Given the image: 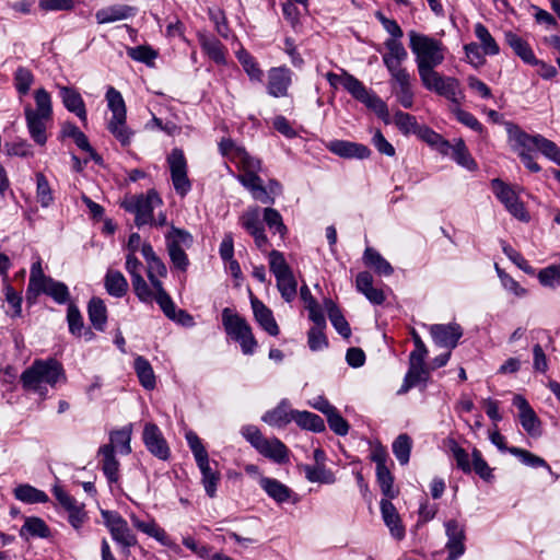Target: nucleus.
<instances>
[{
	"label": "nucleus",
	"instance_id": "obj_1",
	"mask_svg": "<svg viewBox=\"0 0 560 560\" xmlns=\"http://www.w3.org/2000/svg\"><path fill=\"white\" fill-rule=\"evenodd\" d=\"M408 36L422 85L440 96L454 100L458 80L443 77L434 70L445 58L446 49L442 42L415 31H410Z\"/></svg>",
	"mask_w": 560,
	"mask_h": 560
},
{
	"label": "nucleus",
	"instance_id": "obj_2",
	"mask_svg": "<svg viewBox=\"0 0 560 560\" xmlns=\"http://www.w3.org/2000/svg\"><path fill=\"white\" fill-rule=\"evenodd\" d=\"M325 77L331 88L337 89L342 85L353 98L364 104L366 108L375 113L385 122H388L389 114L386 103L354 75L341 70L340 74L327 72Z\"/></svg>",
	"mask_w": 560,
	"mask_h": 560
},
{
	"label": "nucleus",
	"instance_id": "obj_3",
	"mask_svg": "<svg viewBox=\"0 0 560 560\" xmlns=\"http://www.w3.org/2000/svg\"><path fill=\"white\" fill-rule=\"evenodd\" d=\"M60 380H66L62 364L56 359L35 360L30 368L21 374V383L26 390L47 395V385L54 387Z\"/></svg>",
	"mask_w": 560,
	"mask_h": 560
},
{
	"label": "nucleus",
	"instance_id": "obj_4",
	"mask_svg": "<svg viewBox=\"0 0 560 560\" xmlns=\"http://www.w3.org/2000/svg\"><path fill=\"white\" fill-rule=\"evenodd\" d=\"M222 325L228 336L240 343L243 354L252 355L255 353L258 342L252 327L244 317L230 307H225L222 311Z\"/></svg>",
	"mask_w": 560,
	"mask_h": 560
},
{
	"label": "nucleus",
	"instance_id": "obj_5",
	"mask_svg": "<svg viewBox=\"0 0 560 560\" xmlns=\"http://www.w3.org/2000/svg\"><path fill=\"white\" fill-rule=\"evenodd\" d=\"M40 293H46L60 304L67 302L69 299L67 285L46 277L42 267V261L38 258L31 267L27 298L30 299L32 295L36 298Z\"/></svg>",
	"mask_w": 560,
	"mask_h": 560
},
{
	"label": "nucleus",
	"instance_id": "obj_6",
	"mask_svg": "<svg viewBox=\"0 0 560 560\" xmlns=\"http://www.w3.org/2000/svg\"><path fill=\"white\" fill-rule=\"evenodd\" d=\"M162 205L163 200L155 189H150L145 194L127 196L121 202V207L127 212L135 214V224L138 228L153 222V211Z\"/></svg>",
	"mask_w": 560,
	"mask_h": 560
},
{
	"label": "nucleus",
	"instance_id": "obj_7",
	"mask_svg": "<svg viewBox=\"0 0 560 560\" xmlns=\"http://www.w3.org/2000/svg\"><path fill=\"white\" fill-rule=\"evenodd\" d=\"M165 238L168 256L174 268L185 272L189 266L185 248L191 246L192 236L185 230L172 226Z\"/></svg>",
	"mask_w": 560,
	"mask_h": 560
},
{
	"label": "nucleus",
	"instance_id": "obj_8",
	"mask_svg": "<svg viewBox=\"0 0 560 560\" xmlns=\"http://www.w3.org/2000/svg\"><path fill=\"white\" fill-rule=\"evenodd\" d=\"M171 179L176 194L185 197L191 190V182L188 178L187 160L182 149L175 148L167 156Z\"/></svg>",
	"mask_w": 560,
	"mask_h": 560
},
{
	"label": "nucleus",
	"instance_id": "obj_9",
	"mask_svg": "<svg viewBox=\"0 0 560 560\" xmlns=\"http://www.w3.org/2000/svg\"><path fill=\"white\" fill-rule=\"evenodd\" d=\"M491 188L495 197L504 205L511 215L524 222L529 220V214L523 202L510 185L499 178H494L491 182Z\"/></svg>",
	"mask_w": 560,
	"mask_h": 560
},
{
	"label": "nucleus",
	"instance_id": "obj_10",
	"mask_svg": "<svg viewBox=\"0 0 560 560\" xmlns=\"http://www.w3.org/2000/svg\"><path fill=\"white\" fill-rule=\"evenodd\" d=\"M52 493L59 504L68 512V521L74 529H80L86 521L84 504L79 503L61 487L55 485Z\"/></svg>",
	"mask_w": 560,
	"mask_h": 560
},
{
	"label": "nucleus",
	"instance_id": "obj_11",
	"mask_svg": "<svg viewBox=\"0 0 560 560\" xmlns=\"http://www.w3.org/2000/svg\"><path fill=\"white\" fill-rule=\"evenodd\" d=\"M142 440L152 455L162 460L168 459L171 455L168 444L156 424L151 422L144 424Z\"/></svg>",
	"mask_w": 560,
	"mask_h": 560
},
{
	"label": "nucleus",
	"instance_id": "obj_12",
	"mask_svg": "<svg viewBox=\"0 0 560 560\" xmlns=\"http://www.w3.org/2000/svg\"><path fill=\"white\" fill-rule=\"evenodd\" d=\"M24 117L31 139L37 145L44 147L48 140L47 130L52 122V118L36 116L35 114H33V107L31 105H26L24 107Z\"/></svg>",
	"mask_w": 560,
	"mask_h": 560
},
{
	"label": "nucleus",
	"instance_id": "obj_13",
	"mask_svg": "<svg viewBox=\"0 0 560 560\" xmlns=\"http://www.w3.org/2000/svg\"><path fill=\"white\" fill-rule=\"evenodd\" d=\"M434 343L441 348L454 349L463 336L462 327L456 323L434 324L429 328Z\"/></svg>",
	"mask_w": 560,
	"mask_h": 560
},
{
	"label": "nucleus",
	"instance_id": "obj_14",
	"mask_svg": "<svg viewBox=\"0 0 560 560\" xmlns=\"http://www.w3.org/2000/svg\"><path fill=\"white\" fill-rule=\"evenodd\" d=\"M506 131L511 147L520 158L521 153L530 154L537 150L538 139H540L539 133L529 135L516 125H509Z\"/></svg>",
	"mask_w": 560,
	"mask_h": 560
},
{
	"label": "nucleus",
	"instance_id": "obj_15",
	"mask_svg": "<svg viewBox=\"0 0 560 560\" xmlns=\"http://www.w3.org/2000/svg\"><path fill=\"white\" fill-rule=\"evenodd\" d=\"M512 402L520 411L518 417L523 429L530 436H539L541 433L540 420L525 397L515 395Z\"/></svg>",
	"mask_w": 560,
	"mask_h": 560
},
{
	"label": "nucleus",
	"instance_id": "obj_16",
	"mask_svg": "<svg viewBox=\"0 0 560 560\" xmlns=\"http://www.w3.org/2000/svg\"><path fill=\"white\" fill-rule=\"evenodd\" d=\"M326 148L329 152L343 159L365 160L371 155V150L365 144L347 140H331Z\"/></svg>",
	"mask_w": 560,
	"mask_h": 560
},
{
	"label": "nucleus",
	"instance_id": "obj_17",
	"mask_svg": "<svg viewBox=\"0 0 560 560\" xmlns=\"http://www.w3.org/2000/svg\"><path fill=\"white\" fill-rule=\"evenodd\" d=\"M292 83V72L285 67L271 68L268 72V94L273 97L288 95L289 86Z\"/></svg>",
	"mask_w": 560,
	"mask_h": 560
},
{
	"label": "nucleus",
	"instance_id": "obj_18",
	"mask_svg": "<svg viewBox=\"0 0 560 560\" xmlns=\"http://www.w3.org/2000/svg\"><path fill=\"white\" fill-rule=\"evenodd\" d=\"M58 89L59 96L67 110L74 114L83 125H86L88 113L81 94L71 86H58Z\"/></svg>",
	"mask_w": 560,
	"mask_h": 560
},
{
	"label": "nucleus",
	"instance_id": "obj_19",
	"mask_svg": "<svg viewBox=\"0 0 560 560\" xmlns=\"http://www.w3.org/2000/svg\"><path fill=\"white\" fill-rule=\"evenodd\" d=\"M445 529H446V536H447V542H446V549L448 551L447 559L448 560H457L465 552L464 529L454 520H451L445 523Z\"/></svg>",
	"mask_w": 560,
	"mask_h": 560
},
{
	"label": "nucleus",
	"instance_id": "obj_20",
	"mask_svg": "<svg viewBox=\"0 0 560 560\" xmlns=\"http://www.w3.org/2000/svg\"><path fill=\"white\" fill-rule=\"evenodd\" d=\"M456 90L457 91L455 92L454 100L452 97H445L451 102L450 110L452 112V114H454V116L460 124L465 125L466 127L477 132H482L483 127L479 122V120L471 113L460 108V104L465 96L460 90L459 81H457Z\"/></svg>",
	"mask_w": 560,
	"mask_h": 560
},
{
	"label": "nucleus",
	"instance_id": "obj_21",
	"mask_svg": "<svg viewBox=\"0 0 560 560\" xmlns=\"http://www.w3.org/2000/svg\"><path fill=\"white\" fill-rule=\"evenodd\" d=\"M250 304L255 320L258 325L270 336H278L280 329L273 317L272 311L253 294H250Z\"/></svg>",
	"mask_w": 560,
	"mask_h": 560
},
{
	"label": "nucleus",
	"instance_id": "obj_22",
	"mask_svg": "<svg viewBox=\"0 0 560 560\" xmlns=\"http://www.w3.org/2000/svg\"><path fill=\"white\" fill-rule=\"evenodd\" d=\"M237 180L250 191L254 199L272 205L275 198L270 196L267 188L262 184V179L258 176V173H242L237 175Z\"/></svg>",
	"mask_w": 560,
	"mask_h": 560
},
{
	"label": "nucleus",
	"instance_id": "obj_23",
	"mask_svg": "<svg viewBox=\"0 0 560 560\" xmlns=\"http://www.w3.org/2000/svg\"><path fill=\"white\" fill-rule=\"evenodd\" d=\"M355 288L374 305L383 304L386 299L384 291L373 285V277L369 271H361L357 275Z\"/></svg>",
	"mask_w": 560,
	"mask_h": 560
},
{
	"label": "nucleus",
	"instance_id": "obj_24",
	"mask_svg": "<svg viewBox=\"0 0 560 560\" xmlns=\"http://www.w3.org/2000/svg\"><path fill=\"white\" fill-rule=\"evenodd\" d=\"M136 13L137 9L135 7L113 4L96 11L95 19L98 24H107L133 18Z\"/></svg>",
	"mask_w": 560,
	"mask_h": 560
},
{
	"label": "nucleus",
	"instance_id": "obj_25",
	"mask_svg": "<svg viewBox=\"0 0 560 560\" xmlns=\"http://www.w3.org/2000/svg\"><path fill=\"white\" fill-rule=\"evenodd\" d=\"M381 513L385 525L388 527L390 534L396 539H401L405 536V528L401 524L399 514L390 502V499L385 498L380 502Z\"/></svg>",
	"mask_w": 560,
	"mask_h": 560
},
{
	"label": "nucleus",
	"instance_id": "obj_26",
	"mask_svg": "<svg viewBox=\"0 0 560 560\" xmlns=\"http://www.w3.org/2000/svg\"><path fill=\"white\" fill-rule=\"evenodd\" d=\"M198 42L201 46V49L203 52L215 63L218 65H225L226 63V50L223 44L215 38L214 36L199 33L198 34Z\"/></svg>",
	"mask_w": 560,
	"mask_h": 560
},
{
	"label": "nucleus",
	"instance_id": "obj_27",
	"mask_svg": "<svg viewBox=\"0 0 560 560\" xmlns=\"http://www.w3.org/2000/svg\"><path fill=\"white\" fill-rule=\"evenodd\" d=\"M261 489L277 503L281 504L290 501L294 492L284 483L270 477H262L259 480Z\"/></svg>",
	"mask_w": 560,
	"mask_h": 560
},
{
	"label": "nucleus",
	"instance_id": "obj_28",
	"mask_svg": "<svg viewBox=\"0 0 560 560\" xmlns=\"http://www.w3.org/2000/svg\"><path fill=\"white\" fill-rule=\"evenodd\" d=\"M257 451L265 457L277 464H284L289 460L288 447L278 439H266L259 445Z\"/></svg>",
	"mask_w": 560,
	"mask_h": 560
},
{
	"label": "nucleus",
	"instance_id": "obj_29",
	"mask_svg": "<svg viewBox=\"0 0 560 560\" xmlns=\"http://www.w3.org/2000/svg\"><path fill=\"white\" fill-rule=\"evenodd\" d=\"M386 52L383 55V63L386 68L402 66L408 58V52L400 39L388 38L384 43Z\"/></svg>",
	"mask_w": 560,
	"mask_h": 560
},
{
	"label": "nucleus",
	"instance_id": "obj_30",
	"mask_svg": "<svg viewBox=\"0 0 560 560\" xmlns=\"http://www.w3.org/2000/svg\"><path fill=\"white\" fill-rule=\"evenodd\" d=\"M185 438L200 472H207V470L211 469V466L208 452L201 440L197 433L191 430L186 432Z\"/></svg>",
	"mask_w": 560,
	"mask_h": 560
},
{
	"label": "nucleus",
	"instance_id": "obj_31",
	"mask_svg": "<svg viewBox=\"0 0 560 560\" xmlns=\"http://www.w3.org/2000/svg\"><path fill=\"white\" fill-rule=\"evenodd\" d=\"M130 520L132 522V525L140 532L149 535L150 537L158 540L161 545L165 547H173V542L171 541L170 537L167 536L166 532L160 527L154 520H151L149 522H143L140 518H138L136 515H131Z\"/></svg>",
	"mask_w": 560,
	"mask_h": 560
},
{
	"label": "nucleus",
	"instance_id": "obj_32",
	"mask_svg": "<svg viewBox=\"0 0 560 560\" xmlns=\"http://www.w3.org/2000/svg\"><path fill=\"white\" fill-rule=\"evenodd\" d=\"M504 38L506 44L523 62L527 65L535 62L536 56L527 40L511 31L505 32Z\"/></svg>",
	"mask_w": 560,
	"mask_h": 560
},
{
	"label": "nucleus",
	"instance_id": "obj_33",
	"mask_svg": "<svg viewBox=\"0 0 560 560\" xmlns=\"http://www.w3.org/2000/svg\"><path fill=\"white\" fill-rule=\"evenodd\" d=\"M107 130L122 147H128L135 135L127 125V116L110 117L107 120Z\"/></svg>",
	"mask_w": 560,
	"mask_h": 560
},
{
	"label": "nucleus",
	"instance_id": "obj_34",
	"mask_svg": "<svg viewBox=\"0 0 560 560\" xmlns=\"http://www.w3.org/2000/svg\"><path fill=\"white\" fill-rule=\"evenodd\" d=\"M287 400H282L275 409L267 411L262 416V421L272 427H283L293 421V412Z\"/></svg>",
	"mask_w": 560,
	"mask_h": 560
},
{
	"label": "nucleus",
	"instance_id": "obj_35",
	"mask_svg": "<svg viewBox=\"0 0 560 560\" xmlns=\"http://www.w3.org/2000/svg\"><path fill=\"white\" fill-rule=\"evenodd\" d=\"M363 262L380 276L388 277L394 272L392 265L374 248L366 247L363 253Z\"/></svg>",
	"mask_w": 560,
	"mask_h": 560
},
{
	"label": "nucleus",
	"instance_id": "obj_36",
	"mask_svg": "<svg viewBox=\"0 0 560 560\" xmlns=\"http://www.w3.org/2000/svg\"><path fill=\"white\" fill-rule=\"evenodd\" d=\"M131 434L132 428L130 424L121 428L120 430H115L109 435V443L104 446H112V452L114 453L116 450L122 455H128L131 453Z\"/></svg>",
	"mask_w": 560,
	"mask_h": 560
},
{
	"label": "nucleus",
	"instance_id": "obj_37",
	"mask_svg": "<svg viewBox=\"0 0 560 560\" xmlns=\"http://www.w3.org/2000/svg\"><path fill=\"white\" fill-rule=\"evenodd\" d=\"M102 456V470L108 482L114 483L119 480V462L112 452V446H102L98 451Z\"/></svg>",
	"mask_w": 560,
	"mask_h": 560
},
{
	"label": "nucleus",
	"instance_id": "obj_38",
	"mask_svg": "<svg viewBox=\"0 0 560 560\" xmlns=\"http://www.w3.org/2000/svg\"><path fill=\"white\" fill-rule=\"evenodd\" d=\"M448 149H452L453 159L459 165L468 170H474L476 167V163L462 139L457 140L454 145H451L447 141H442V151L447 153Z\"/></svg>",
	"mask_w": 560,
	"mask_h": 560
},
{
	"label": "nucleus",
	"instance_id": "obj_39",
	"mask_svg": "<svg viewBox=\"0 0 560 560\" xmlns=\"http://www.w3.org/2000/svg\"><path fill=\"white\" fill-rule=\"evenodd\" d=\"M20 536L25 539L30 537L48 538L50 529L44 520L32 516L25 520L20 529Z\"/></svg>",
	"mask_w": 560,
	"mask_h": 560
},
{
	"label": "nucleus",
	"instance_id": "obj_40",
	"mask_svg": "<svg viewBox=\"0 0 560 560\" xmlns=\"http://www.w3.org/2000/svg\"><path fill=\"white\" fill-rule=\"evenodd\" d=\"M133 368L140 384L148 390L155 387V374L150 362L142 355L135 359Z\"/></svg>",
	"mask_w": 560,
	"mask_h": 560
},
{
	"label": "nucleus",
	"instance_id": "obj_41",
	"mask_svg": "<svg viewBox=\"0 0 560 560\" xmlns=\"http://www.w3.org/2000/svg\"><path fill=\"white\" fill-rule=\"evenodd\" d=\"M105 288L109 295L122 298L128 291V282L117 270H108L105 276Z\"/></svg>",
	"mask_w": 560,
	"mask_h": 560
},
{
	"label": "nucleus",
	"instance_id": "obj_42",
	"mask_svg": "<svg viewBox=\"0 0 560 560\" xmlns=\"http://www.w3.org/2000/svg\"><path fill=\"white\" fill-rule=\"evenodd\" d=\"M112 538L120 547L121 553L130 555V548L138 545L137 536L130 529L128 523L110 533Z\"/></svg>",
	"mask_w": 560,
	"mask_h": 560
},
{
	"label": "nucleus",
	"instance_id": "obj_43",
	"mask_svg": "<svg viewBox=\"0 0 560 560\" xmlns=\"http://www.w3.org/2000/svg\"><path fill=\"white\" fill-rule=\"evenodd\" d=\"M14 495L19 501L27 504L46 503L49 500L48 495L44 491L31 485L18 486L14 489Z\"/></svg>",
	"mask_w": 560,
	"mask_h": 560
},
{
	"label": "nucleus",
	"instance_id": "obj_44",
	"mask_svg": "<svg viewBox=\"0 0 560 560\" xmlns=\"http://www.w3.org/2000/svg\"><path fill=\"white\" fill-rule=\"evenodd\" d=\"M293 421L305 430L314 432H323L325 430L324 420L318 415L310 411L295 410L293 412Z\"/></svg>",
	"mask_w": 560,
	"mask_h": 560
},
{
	"label": "nucleus",
	"instance_id": "obj_45",
	"mask_svg": "<svg viewBox=\"0 0 560 560\" xmlns=\"http://www.w3.org/2000/svg\"><path fill=\"white\" fill-rule=\"evenodd\" d=\"M326 311L328 314V317L335 327V329L345 338H349L351 335V329L346 320L345 316L342 315L341 311L335 305V303L331 300H327L325 302Z\"/></svg>",
	"mask_w": 560,
	"mask_h": 560
},
{
	"label": "nucleus",
	"instance_id": "obj_46",
	"mask_svg": "<svg viewBox=\"0 0 560 560\" xmlns=\"http://www.w3.org/2000/svg\"><path fill=\"white\" fill-rule=\"evenodd\" d=\"M89 318L97 330H103L107 322V311L104 302L100 298L91 299L89 306Z\"/></svg>",
	"mask_w": 560,
	"mask_h": 560
},
{
	"label": "nucleus",
	"instance_id": "obj_47",
	"mask_svg": "<svg viewBox=\"0 0 560 560\" xmlns=\"http://www.w3.org/2000/svg\"><path fill=\"white\" fill-rule=\"evenodd\" d=\"M236 58L252 81H262L264 72L259 68L255 58L247 50L241 48L236 52Z\"/></svg>",
	"mask_w": 560,
	"mask_h": 560
},
{
	"label": "nucleus",
	"instance_id": "obj_48",
	"mask_svg": "<svg viewBox=\"0 0 560 560\" xmlns=\"http://www.w3.org/2000/svg\"><path fill=\"white\" fill-rule=\"evenodd\" d=\"M13 81L18 94L23 97L31 91L35 77L30 69L19 67L13 74Z\"/></svg>",
	"mask_w": 560,
	"mask_h": 560
},
{
	"label": "nucleus",
	"instance_id": "obj_49",
	"mask_svg": "<svg viewBox=\"0 0 560 560\" xmlns=\"http://www.w3.org/2000/svg\"><path fill=\"white\" fill-rule=\"evenodd\" d=\"M34 101L35 108H33V114L52 118L51 95L44 88H39L34 92Z\"/></svg>",
	"mask_w": 560,
	"mask_h": 560
},
{
	"label": "nucleus",
	"instance_id": "obj_50",
	"mask_svg": "<svg viewBox=\"0 0 560 560\" xmlns=\"http://www.w3.org/2000/svg\"><path fill=\"white\" fill-rule=\"evenodd\" d=\"M475 35L479 39L481 48L486 55L494 56L499 54V45L482 23H477L475 25Z\"/></svg>",
	"mask_w": 560,
	"mask_h": 560
},
{
	"label": "nucleus",
	"instance_id": "obj_51",
	"mask_svg": "<svg viewBox=\"0 0 560 560\" xmlns=\"http://www.w3.org/2000/svg\"><path fill=\"white\" fill-rule=\"evenodd\" d=\"M277 288L285 302L296 296L298 283L292 272L276 277Z\"/></svg>",
	"mask_w": 560,
	"mask_h": 560
},
{
	"label": "nucleus",
	"instance_id": "obj_52",
	"mask_svg": "<svg viewBox=\"0 0 560 560\" xmlns=\"http://www.w3.org/2000/svg\"><path fill=\"white\" fill-rule=\"evenodd\" d=\"M412 441L407 434H399L393 443V453L400 465H406L410 458Z\"/></svg>",
	"mask_w": 560,
	"mask_h": 560
},
{
	"label": "nucleus",
	"instance_id": "obj_53",
	"mask_svg": "<svg viewBox=\"0 0 560 560\" xmlns=\"http://www.w3.org/2000/svg\"><path fill=\"white\" fill-rule=\"evenodd\" d=\"M105 96L107 101V107L112 113L110 117L127 116L126 104L119 91L113 86H109Z\"/></svg>",
	"mask_w": 560,
	"mask_h": 560
},
{
	"label": "nucleus",
	"instance_id": "obj_54",
	"mask_svg": "<svg viewBox=\"0 0 560 560\" xmlns=\"http://www.w3.org/2000/svg\"><path fill=\"white\" fill-rule=\"evenodd\" d=\"M240 224L249 234L258 232L264 229V224L260 220V212L258 207L248 208L241 217Z\"/></svg>",
	"mask_w": 560,
	"mask_h": 560
},
{
	"label": "nucleus",
	"instance_id": "obj_55",
	"mask_svg": "<svg viewBox=\"0 0 560 560\" xmlns=\"http://www.w3.org/2000/svg\"><path fill=\"white\" fill-rule=\"evenodd\" d=\"M36 199L43 208H48L54 202L51 187L42 173L36 175Z\"/></svg>",
	"mask_w": 560,
	"mask_h": 560
},
{
	"label": "nucleus",
	"instance_id": "obj_56",
	"mask_svg": "<svg viewBox=\"0 0 560 560\" xmlns=\"http://www.w3.org/2000/svg\"><path fill=\"white\" fill-rule=\"evenodd\" d=\"M234 163L243 173H258L261 168L260 161L252 155L243 148L236 150V159Z\"/></svg>",
	"mask_w": 560,
	"mask_h": 560
},
{
	"label": "nucleus",
	"instance_id": "obj_57",
	"mask_svg": "<svg viewBox=\"0 0 560 560\" xmlns=\"http://www.w3.org/2000/svg\"><path fill=\"white\" fill-rule=\"evenodd\" d=\"M509 453L518 457L520 460L526 466H529L533 468L545 467L548 470H551L550 466L547 464V462L544 458H541L526 450L512 446L509 448Z\"/></svg>",
	"mask_w": 560,
	"mask_h": 560
},
{
	"label": "nucleus",
	"instance_id": "obj_58",
	"mask_svg": "<svg viewBox=\"0 0 560 560\" xmlns=\"http://www.w3.org/2000/svg\"><path fill=\"white\" fill-rule=\"evenodd\" d=\"M302 468L305 472V478L310 482H320L326 485L335 482V476L332 475V472L326 470L322 466L304 465Z\"/></svg>",
	"mask_w": 560,
	"mask_h": 560
},
{
	"label": "nucleus",
	"instance_id": "obj_59",
	"mask_svg": "<svg viewBox=\"0 0 560 560\" xmlns=\"http://www.w3.org/2000/svg\"><path fill=\"white\" fill-rule=\"evenodd\" d=\"M376 479L385 498L394 499L397 492L394 490V478L387 466L376 468Z\"/></svg>",
	"mask_w": 560,
	"mask_h": 560
},
{
	"label": "nucleus",
	"instance_id": "obj_60",
	"mask_svg": "<svg viewBox=\"0 0 560 560\" xmlns=\"http://www.w3.org/2000/svg\"><path fill=\"white\" fill-rule=\"evenodd\" d=\"M537 150L541 153L546 159L550 160L555 164L560 166V148L556 142L545 138L540 135V139H538Z\"/></svg>",
	"mask_w": 560,
	"mask_h": 560
},
{
	"label": "nucleus",
	"instance_id": "obj_61",
	"mask_svg": "<svg viewBox=\"0 0 560 560\" xmlns=\"http://www.w3.org/2000/svg\"><path fill=\"white\" fill-rule=\"evenodd\" d=\"M264 221L275 233H279L281 236L285 235L287 226L284 225L282 217L278 210L270 207L265 208Z\"/></svg>",
	"mask_w": 560,
	"mask_h": 560
},
{
	"label": "nucleus",
	"instance_id": "obj_62",
	"mask_svg": "<svg viewBox=\"0 0 560 560\" xmlns=\"http://www.w3.org/2000/svg\"><path fill=\"white\" fill-rule=\"evenodd\" d=\"M155 291L154 300L163 311L166 317H173L174 311L176 310V306L172 300V298L168 295V293L164 290L162 283H156V288H153Z\"/></svg>",
	"mask_w": 560,
	"mask_h": 560
},
{
	"label": "nucleus",
	"instance_id": "obj_63",
	"mask_svg": "<svg viewBox=\"0 0 560 560\" xmlns=\"http://www.w3.org/2000/svg\"><path fill=\"white\" fill-rule=\"evenodd\" d=\"M147 276L151 285L156 288V283H162L161 278L167 276V268L160 258L153 259L147 264Z\"/></svg>",
	"mask_w": 560,
	"mask_h": 560
},
{
	"label": "nucleus",
	"instance_id": "obj_64",
	"mask_svg": "<svg viewBox=\"0 0 560 560\" xmlns=\"http://www.w3.org/2000/svg\"><path fill=\"white\" fill-rule=\"evenodd\" d=\"M390 74L392 91L411 84V77L402 66L386 68Z\"/></svg>",
	"mask_w": 560,
	"mask_h": 560
}]
</instances>
